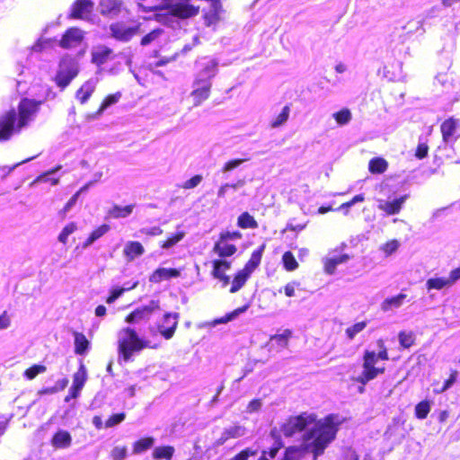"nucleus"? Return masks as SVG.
<instances>
[{"instance_id": "obj_1", "label": "nucleus", "mask_w": 460, "mask_h": 460, "mask_svg": "<svg viewBox=\"0 0 460 460\" xmlns=\"http://www.w3.org/2000/svg\"><path fill=\"white\" fill-rule=\"evenodd\" d=\"M341 421L335 414H328L317 420L314 413L305 411L289 417L281 426V431L285 437L289 438L305 431L308 426L313 425L305 433L303 439L305 449L313 454V460H317L335 439Z\"/></svg>"}, {"instance_id": "obj_2", "label": "nucleus", "mask_w": 460, "mask_h": 460, "mask_svg": "<svg viewBox=\"0 0 460 460\" xmlns=\"http://www.w3.org/2000/svg\"><path fill=\"white\" fill-rule=\"evenodd\" d=\"M376 343L380 349L378 353L369 349H366L363 353V371L359 377V380L362 382L371 381L385 372V367H376V364L378 359L383 361L389 359L388 350L382 339H379Z\"/></svg>"}, {"instance_id": "obj_3", "label": "nucleus", "mask_w": 460, "mask_h": 460, "mask_svg": "<svg viewBox=\"0 0 460 460\" xmlns=\"http://www.w3.org/2000/svg\"><path fill=\"white\" fill-rule=\"evenodd\" d=\"M79 72L80 66L76 58L70 54H65L59 58L52 80L60 91H64L77 77Z\"/></svg>"}, {"instance_id": "obj_4", "label": "nucleus", "mask_w": 460, "mask_h": 460, "mask_svg": "<svg viewBox=\"0 0 460 460\" xmlns=\"http://www.w3.org/2000/svg\"><path fill=\"white\" fill-rule=\"evenodd\" d=\"M123 331L128 337L119 340L118 350L124 361L127 362L131 358L134 352L147 348L148 341L141 340L133 328L127 327Z\"/></svg>"}, {"instance_id": "obj_5", "label": "nucleus", "mask_w": 460, "mask_h": 460, "mask_svg": "<svg viewBox=\"0 0 460 460\" xmlns=\"http://www.w3.org/2000/svg\"><path fill=\"white\" fill-rule=\"evenodd\" d=\"M163 9L166 14L181 20L195 17L199 13V6L191 4L190 0H168L161 7Z\"/></svg>"}, {"instance_id": "obj_6", "label": "nucleus", "mask_w": 460, "mask_h": 460, "mask_svg": "<svg viewBox=\"0 0 460 460\" xmlns=\"http://www.w3.org/2000/svg\"><path fill=\"white\" fill-rule=\"evenodd\" d=\"M23 128L16 118V110L12 108L0 114V142L8 141Z\"/></svg>"}, {"instance_id": "obj_7", "label": "nucleus", "mask_w": 460, "mask_h": 460, "mask_svg": "<svg viewBox=\"0 0 460 460\" xmlns=\"http://www.w3.org/2000/svg\"><path fill=\"white\" fill-rule=\"evenodd\" d=\"M41 105L40 101H36L29 98H22L18 103L16 110V118L22 128L28 126L36 116Z\"/></svg>"}, {"instance_id": "obj_8", "label": "nucleus", "mask_w": 460, "mask_h": 460, "mask_svg": "<svg viewBox=\"0 0 460 460\" xmlns=\"http://www.w3.org/2000/svg\"><path fill=\"white\" fill-rule=\"evenodd\" d=\"M111 36L121 42H128L133 37L141 32V24L135 26H127L124 22H115L110 24Z\"/></svg>"}, {"instance_id": "obj_9", "label": "nucleus", "mask_w": 460, "mask_h": 460, "mask_svg": "<svg viewBox=\"0 0 460 460\" xmlns=\"http://www.w3.org/2000/svg\"><path fill=\"white\" fill-rule=\"evenodd\" d=\"M159 300H151L148 305L137 307L126 317L125 322L128 323H138L150 319L154 312L160 310Z\"/></svg>"}, {"instance_id": "obj_10", "label": "nucleus", "mask_w": 460, "mask_h": 460, "mask_svg": "<svg viewBox=\"0 0 460 460\" xmlns=\"http://www.w3.org/2000/svg\"><path fill=\"white\" fill-rule=\"evenodd\" d=\"M212 82L205 81L201 78H195L193 82V90L190 96L194 106H199L207 101L211 93Z\"/></svg>"}, {"instance_id": "obj_11", "label": "nucleus", "mask_w": 460, "mask_h": 460, "mask_svg": "<svg viewBox=\"0 0 460 460\" xmlns=\"http://www.w3.org/2000/svg\"><path fill=\"white\" fill-rule=\"evenodd\" d=\"M84 40V32L77 27L68 28L61 36L58 45L64 49L75 48Z\"/></svg>"}, {"instance_id": "obj_12", "label": "nucleus", "mask_w": 460, "mask_h": 460, "mask_svg": "<svg viewBox=\"0 0 460 460\" xmlns=\"http://www.w3.org/2000/svg\"><path fill=\"white\" fill-rule=\"evenodd\" d=\"M93 5L92 0H75L71 5L68 18L73 20L86 19L92 13Z\"/></svg>"}, {"instance_id": "obj_13", "label": "nucleus", "mask_w": 460, "mask_h": 460, "mask_svg": "<svg viewBox=\"0 0 460 460\" xmlns=\"http://www.w3.org/2000/svg\"><path fill=\"white\" fill-rule=\"evenodd\" d=\"M178 313H165L163 316V323L157 326L161 335L166 339H171L178 326Z\"/></svg>"}, {"instance_id": "obj_14", "label": "nucleus", "mask_w": 460, "mask_h": 460, "mask_svg": "<svg viewBox=\"0 0 460 460\" xmlns=\"http://www.w3.org/2000/svg\"><path fill=\"white\" fill-rule=\"evenodd\" d=\"M408 198L409 195L405 194L391 201L380 200L378 203V208L388 216L396 215L400 213L402 205Z\"/></svg>"}, {"instance_id": "obj_15", "label": "nucleus", "mask_w": 460, "mask_h": 460, "mask_svg": "<svg viewBox=\"0 0 460 460\" xmlns=\"http://www.w3.org/2000/svg\"><path fill=\"white\" fill-rule=\"evenodd\" d=\"M181 271L175 268H158L149 276V281L152 283H160L164 280L179 278Z\"/></svg>"}, {"instance_id": "obj_16", "label": "nucleus", "mask_w": 460, "mask_h": 460, "mask_svg": "<svg viewBox=\"0 0 460 460\" xmlns=\"http://www.w3.org/2000/svg\"><path fill=\"white\" fill-rule=\"evenodd\" d=\"M245 428L241 425H234L224 429L221 436L216 440L215 445L223 446L227 440L238 438L243 436Z\"/></svg>"}, {"instance_id": "obj_17", "label": "nucleus", "mask_w": 460, "mask_h": 460, "mask_svg": "<svg viewBox=\"0 0 460 460\" xmlns=\"http://www.w3.org/2000/svg\"><path fill=\"white\" fill-rule=\"evenodd\" d=\"M50 443L56 449L67 448L72 444V436L67 430L58 429L53 434Z\"/></svg>"}, {"instance_id": "obj_18", "label": "nucleus", "mask_w": 460, "mask_h": 460, "mask_svg": "<svg viewBox=\"0 0 460 460\" xmlns=\"http://www.w3.org/2000/svg\"><path fill=\"white\" fill-rule=\"evenodd\" d=\"M145 253V248L140 242L128 241L123 249V255L127 261H133L136 258Z\"/></svg>"}, {"instance_id": "obj_19", "label": "nucleus", "mask_w": 460, "mask_h": 460, "mask_svg": "<svg viewBox=\"0 0 460 460\" xmlns=\"http://www.w3.org/2000/svg\"><path fill=\"white\" fill-rule=\"evenodd\" d=\"M112 49L107 46H99L91 54V61L97 66L104 65L109 59L113 58Z\"/></svg>"}, {"instance_id": "obj_20", "label": "nucleus", "mask_w": 460, "mask_h": 460, "mask_svg": "<svg viewBox=\"0 0 460 460\" xmlns=\"http://www.w3.org/2000/svg\"><path fill=\"white\" fill-rule=\"evenodd\" d=\"M217 66L218 63L215 59L206 60L201 64V68L196 78H201L205 81L211 82L217 74Z\"/></svg>"}, {"instance_id": "obj_21", "label": "nucleus", "mask_w": 460, "mask_h": 460, "mask_svg": "<svg viewBox=\"0 0 460 460\" xmlns=\"http://www.w3.org/2000/svg\"><path fill=\"white\" fill-rule=\"evenodd\" d=\"M458 119L450 117L445 119L440 125V132L442 136V140L445 143H447L452 138L453 135L456 133V128L458 127Z\"/></svg>"}, {"instance_id": "obj_22", "label": "nucleus", "mask_w": 460, "mask_h": 460, "mask_svg": "<svg viewBox=\"0 0 460 460\" xmlns=\"http://www.w3.org/2000/svg\"><path fill=\"white\" fill-rule=\"evenodd\" d=\"M251 275L252 273L244 268L239 270L234 275L229 292L233 294L238 292L245 285Z\"/></svg>"}, {"instance_id": "obj_23", "label": "nucleus", "mask_w": 460, "mask_h": 460, "mask_svg": "<svg viewBox=\"0 0 460 460\" xmlns=\"http://www.w3.org/2000/svg\"><path fill=\"white\" fill-rule=\"evenodd\" d=\"M265 248V243L261 244L252 252L250 259L244 264L243 268L252 274L260 266Z\"/></svg>"}, {"instance_id": "obj_24", "label": "nucleus", "mask_w": 460, "mask_h": 460, "mask_svg": "<svg viewBox=\"0 0 460 460\" xmlns=\"http://www.w3.org/2000/svg\"><path fill=\"white\" fill-rule=\"evenodd\" d=\"M270 435L274 439V443L268 450H262L261 452H265L266 456L272 460L276 457L279 451L284 447V442L277 429H271Z\"/></svg>"}, {"instance_id": "obj_25", "label": "nucleus", "mask_w": 460, "mask_h": 460, "mask_svg": "<svg viewBox=\"0 0 460 460\" xmlns=\"http://www.w3.org/2000/svg\"><path fill=\"white\" fill-rule=\"evenodd\" d=\"M74 335V351L76 355H84L89 349L90 341L83 332H73Z\"/></svg>"}, {"instance_id": "obj_26", "label": "nucleus", "mask_w": 460, "mask_h": 460, "mask_svg": "<svg viewBox=\"0 0 460 460\" xmlns=\"http://www.w3.org/2000/svg\"><path fill=\"white\" fill-rule=\"evenodd\" d=\"M95 91V85L91 81L84 83L75 92V98L81 103L84 104Z\"/></svg>"}, {"instance_id": "obj_27", "label": "nucleus", "mask_w": 460, "mask_h": 460, "mask_svg": "<svg viewBox=\"0 0 460 460\" xmlns=\"http://www.w3.org/2000/svg\"><path fill=\"white\" fill-rule=\"evenodd\" d=\"M221 4L219 0H212L211 9L204 13L203 19L207 26H211L219 21Z\"/></svg>"}, {"instance_id": "obj_28", "label": "nucleus", "mask_w": 460, "mask_h": 460, "mask_svg": "<svg viewBox=\"0 0 460 460\" xmlns=\"http://www.w3.org/2000/svg\"><path fill=\"white\" fill-rule=\"evenodd\" d=\"M237 251V247L232 243H226L218 239L215 243L213 252H216L220 258L230 257L234 255Z\"/></svg>"}, {"instance_id": "obj_29", "label": "nucleus", "mask_w": 460, "mask_h": 460, "mask_svg": "<svg viewBox=\"0 0 460 460\" xmlns=\"http://www.w3.org/2000/svg\"><path fill=\"white\" fill-rule=\"evenodd\" d=\"M406 296L405 294L400 293L394 296L387 297L381 303V309L384 312H388L394 308H398L402 305Z\"/></svg>"}, {"instance_id": "obj_30", "label": "nucleus", "mask_w": 460, "mask_h": 460, "mask_svg": "<svg viewBox=\"0 0 460 460\" xmlns=\"http://www.w3.org/2000/svg\"><path fill=\"white\" fill-rule=\"evenodd\" d=\"M155 444L153 437H143L135 441L132 445V452L135 455H139L150 449Z\"/></svg>"}, {"instance_id": "obj_31", "label": "nucleus", "mask_w": 460, "mask_h": 460, "mask_svg": "<svg viewBox=\"0 0 460 460\" xmlns=\"http://www.w3.org/2000/svg\"><path fill=\"white\" fill-rule=\"evenodd\" d=\"M388 168L387 161L383 157H374L368 162V171L372 174L384 173Z\"/></svg>"}, {"instance_id": "obj_32", "label": "nucleus", "mask_w": 460, "mask_h": 460, "mask_svg": "<svg viewBox=\"0 0 460 460\" xmlns=\"http://www.w3.org/2000/svg\"><path fill=\"white\" fill-rule=\"evenodd\" d=\"M174 451L172 446L156 447L152 452V457L155 460H172Z\"/></svg>"}, {"instance_id": "obj_33", "label": "nucleus", "mask_w": 460, "mask_h": 460, "mask_svg": "<svg viewBox=\"0 0 460 460\" xmlns=\"http://www.w3.org/2000/svg\"><path fill=\"white\" fill-rule=\"evenodd\" d=\"M237 226L242 229H255L259 226L256 219L247 211L239 215L237 217Z\"/></svg>"}, {"instance_id": "obj_34", "label": "nucleus", "mask_w": 460, "mask_h": 460, "mask_svg": "<svg viewBox=\"0 0 460 460\" xmlns=\"http://www.w3.org/2000/svg\"><path fill=\"white\" fill-rule=\"evenodd\" d=\"M110 230V226L103 224L93 229L86 240L83 243V247L86 248L90 246L93 242L101 238Z\"/></svg>"}, {"instance_id": "obj_35", "label": "nucleus", "mask_w": 460, "mask_h": 460, "mask_svg": "<svg viewBox=\"0 0 460 460\" xmlns=\"http://www.w3.org/2000/svg\"><path fill=\"white\" fill-rule=\"evenodd\" d=\"M431 401L422 400L419 402L414 408V416L418 420H424L428 417L431 410Z\"/></svg>"}, {"instance_id": "obj_36", "label": "nucleus", "mask_w": 460, "mask_h": 460, "mask_svg": "<svg viewBox=\"0 0 460 460\" xmlns=\"http://www.w3.org/2000/svg\"><path fill=\"white\" fill-rule=\"evenodd\" d=\"M349 260V256L347 254H342L340 256L327 258L324 261V270L328 274H333L337 265L341 264Z\"/></svg>"}, {"instance_id": "obj_37", "label": "nucleus", "mask_w": 460, "mask_h": 460, "mask_svg": "<svg viewBox=\"0 0 460 460\" xmlns=\"http://www.w3.org/2000/svg\"><path fill=\"white\" fill-rule=\"evenodd\" d=\"M291 336L292 332L289 329H286L282 333L271 335L270 341H275L279 349H286L288 346Z\"/></svg>"}, {"instance_id": "obj_38", "label": "nucleus", "mask_w": 460, "mask_h": 460, "mask_svg": "<svg viewBox=\"0 0 460 460\" xmlns=\"http://www.w3.org/2000/svg\"><path fill=\"white\" fill-rule=\"evenodd\" d=\"M212 263L213 269L211 274L215 279H218L231 268V262L226 260H215Z\"/></svg>"}, {"instance_id": "obj_39", "label": "nucleus", "mask_w": 460, "mask_h": 460, "mask_svg": "<svg viewBox=\"0 0 460 460\" xmlns=\"http://www.w3.org/2000/svg\"><path fill=\"white\" fill-rule=\"evenodd\" d=\"M133 208H134V205H127L124 207L114 205L109 210V216L113 218L126 217L132 213Z\"/></svg>"}, {"instance_id": "obj_40", "label": "nucleus", "mask_w": 460, "mask_h": 460, "mask_svg": "<svg viewBox=\"0 0 460 460\" xmlns=\"http://www.w3.org/2000/svg\"><path fill=\"white\" fill-rule=\"evenodd\" d=\"M122 94L120 92H116L114 93L108 94L102 100L97 113L102 114L106 109L110 106L116 104L121 98Z\"/></svg>"}, {"instance_id": "obj_41", "label": "nucleus", "mask_w": 460, "mask_h": 460, "mask_svg": "<svg viewBox=\"0 0 460 460\" xmlns=\"http://www.w3.org/2000/svg\"><path fill=\"white\" fill-rule=\"evenodd\" d=\"M282 263L283 267L287 271H294L296 270L299 264L295 258L294 254L290 252H285L282 255Z\"/></svg>"}, {"instance_id": "obj_42", "label": "nucleus", "mask_w": 460, "mask_h": 460, "mask_svg": "<svg viewBox=\"0 0 460 460\" xmlns=\"http://www.w3.org/2000/svg\"><path fill=\"white\" fill-rule=\"evenodd\" d=\"M426 286L429 290H440L444 288L451 286V283L448 278H432L427 280Z\"/></svg>"}, {"instance_id": "obj_43", "label": "nucleus", "mask_w": 460, "mask_h": 460, "mask_svg": "<svg viewBox=\"0 0 460 460\" xmlns=\"http://www.w3.org/2000/svg\"><path fill=\"white\" fill-rule=\"evenodd\" d=\"M399 344L403 349H409L415 343V336L412 332L402 331L398 333Z\"/></svg>"}, {"instance_id": "obj_44", "label": "nucleus", "mask_w": 460, "mask_h": 460, "mask_svg": "<svg viewBox=\"0 0 460 460\" xmlns=\"http://www.w3.org/2000/svg\"><path fill=\"white\" fill-rule=\"evenodd\" d=\"M47 371V367L44 365L34 364L30 367L26 368L23 372V376L28 380L34 379L38 375L43 374Z\"/></svg>"}, {"instance_id": "obj_45", "label": "nucleus", "mask_w": 460, "mask_h": 460, "mask_svg": "<svg viewBox=\"0 0 460 460\" xmlns=\"http://www.w3.org/2000/svg\"><path fill=\"white\" fill-rule=\"evenodd\" d=\"M333 118L337 124L343 126L351 120V112L348 108H342L339 111L333 113Z\"/></svg>"}, {"instance_id": "obj_46", "label": "nucleus", "mask_w": 460, "mask_h": 460, "mask_svg": "<svg viewBox=\"0 0 460 460\" xmlns=\"http://www.w3.org/2000/svg\"><path fill=\"white\" fill-rule=\"evenodd\" d=\"M184 237L183 232H177L168 236L165 240L160 243L162 249H169L179 243Z\"/></svg>"}, {"instance_id": "obj_47", "label": "nucleus", "mask_w": 460, "mask_h": 460, "mask_svg": "<svg viewBox=\"0 0 460 460\" xmlns=\"http://www.w3.org/2000/svg\"><path fill=\"white\" fill-rule=\"evenodd\" d=\"M367 323L366 321L354 323L345 330L346 336L349 340H353L358 333L362 332L367 327Z\"/></svg>"}, {"instance_id": "obj_48", "label": "nucleus", "mask_w": 460, "mask_h": 460, "mask_svg": "<svg viewBox=\"0 0 460 460\" xmlns=\"http://www.w3.org/2000/svg\"><path fill=\"white\" fill-rule=\"evenodd\" d=\"M87 378L85 368L83 365L80 366L77 372H75L73 376V384L74 386H78L83 389L85 381Z\"/></svg>"}, {"instance_id": "obj_49", "label": "nucleus", "mask_w": 460, "mask_h": 460, "mask_svg": "<svg viewBox=\"0 0 460 460\" xmlns=\"http://www.w3.org/2000/svg\"><path fill=\"white\" fill-rule=\"evenodd\" d=\"M289 112H290V106L286 105L282 109L281 112L277 116V118L271 121V123H270L271 128H279L281 125H283L288 119Z\"/></svg>"}, {"instance_id": "obj_50", "label": "nucleus", "mask_w": 460, "mask_h": 460, "mask_svg": "<svg viewBox=\"0 0 460 460\" xmlns=\"http://www.w3.org/2000/svg\"><path fill=\"white\" fill-rule=\"evenodd\" d=\"M163 33V30L162 29H154L152 30L150 32H148L147 34H146L140 40V45L145 47V46H147L149 44H151L152 42H154L155 40H157Z\"/></svg>"}, {"instance_id": "obj_51", "label": "nucleus", "mask_w": 460, "mask_h": 460, "mask_svg": "<svg viewBox=\"0 0 460 460\" xmlns=\"http://www.w3.org/2000/svg\"><path fill=\"white\" fill-rule=\"evenodd\" d=\"M76 230V225L74 222L68 223L64 226L60 234H58V241L63 244L67 243L68 236Z\"/></svg>"}, {"instance_id": "obj_52", "label": "nucleus", "mask_w": 460, "mask_h": 460, "mask_svg": "<svg viewBox=\"0 0 460 460\" xmlns=\"http://www.w3.org/2000/svg\"><path fill=\"white\" fill-rule=\"evenodd\" d=\"M458 376V371L456 369H451L448 378L444 382L443 386L435 391L436 394L443 393L448 390L456 381Z\"/></svg>"}, {"instance_id": "obj_53", "label": "nucleus", "mask_w": 460, "mask_h": 460, "mask_svg": "<svg viewBox=\"0 0 460 460\" xmlns=\"http://www.w3.org/2000/svg\"><path fill=\"white\" fill-rule=\"evenodd\" d=\"M256 455V449L245 447L228 460H248L251 456H254Z\"/></svg>"}, {"instance_id": "obj_54", "label": "nucleus", "mask_w": 460, "mask_h": 460, "mask_svg": "<svg viewBox=\"0 0 460 460\" xmlns=\"http://www.w3.org/2000/svg\"><path fill=\"white\" fill-rule=\"evenodd\" d=\"M300 286V283L298 281H291L287 283L283 288H280L279 289V293L284 292L286 296L288 297H293L296 296V288Z\"/></svg>"}, {"instance_id": "obj_55", "label": "nucleus", "mask_w": 460, "mask_h": 460, "mask_svg": "<svg viewBox=\"0 0 460 460\" xmlns=\"http://www.w3.org/2000/svg\"><path fill=\"white\" fill-rule=\"evenodd\" d=\"M126 418V414L124 412L115 413L112 414L108 418V420L105 421V428H111L114 427L120 422H122Z\"/></svg>"}, {"instance_id": "obj_56", "label": "nucleus", "mask_w": 460, "mask_h": 460, "mask_svg": "<svg viewBox=\"0 0 460 460\" xmlns=\"http://www.w3.org/2000/svg\"><path fill=\"white\" fill-rule=\"evenodd\" d=\"M364 200H365L364 194H358V195L354 196L349 201L342 203L336 210L346 209L344 214L347 215L349 213V211H348L349 208H350L351 206H353L354 204H356L358 202H363Z\"/></svg>"}, {"instance_id": "obj_57", "label": "nucleus", "mask_w": 460, "mask_h": 460, "mask_svg": "<svg viewBox=\"0 0 460 460\" xmlns=\"http://www.w3.org/2000/svg\"><path fill=\"white\" fill-rule=\"evenodd\" d=\"M128 448L126 446L115 447L111 452L112 460H124L127 457Z\"/></svg>"}, {"instance_id": "obj_58", "label": "nucleus", "mask_w": 460, "mask_h": 460, "mask_svg": "<svg viewBox=\"0 0 460 460\" xmlns=\"http://www.w3.org/2000/svg\"><path fill=\"white\" fill-rule=\"evenodd\" d=\"M243 237V234L239 231H223L219 234L218 239L221 242H226L227 240H239Z\"/></svg>"}, {"instance_id": "obj_59", "label": "nucleus", "mask_w": 460, "mask_h": 460, "mask_svg": "<svg viewBox=\"0 0 460 460\" xmlns=\"http://www.w3.org/2000/svg\"><path fill=\"white\" fill-rule=\"evenodd\" d=\"M202 179L203 178L200 174H196V175L192 176L190 179L184 181L181 185V188L185 189V190L193 189V188L197 187L201 182Z\"/></svg>"}, {"instance_id": "obj_60", "label": "nucleus", "mask_w": 460, "mask_h": 460, "mask_svg": "<svg viewBox=\"0 0 460 460\" xmlns=\"http://www.w3.org/2000/svg\"><path fill=\"white\" fill-rule=\"evenodd\" d=\"M429 147L427 143H419L415 149V157L421 160L428 156Z\"/></svg>"}, {"instance_id": "obj_61", "label": "nucleus", "mask_w": 460, "mask_h": 460, "mask_svg": "<svg viewBox=\"0 0 460 460\" xmlns=\"http://www.w3.org/2000/svg\"><path fill=\"white\" fill-rule=\"evenodd\" d=\"M399 247V243L397 240H390L388 242H386L383 247H382V250L384 251V252L386 254V255H391L392 253H394Z\"/></svg>"}, {"instance_id": "obj_62", "label": "nucleus", "mask_w": 460, "mask_h": 460, "mask_svg": "<svg viewBox=\"0 0 460 460\" xmlns=\"http://www.w3.org/2000/svg\"><path fill=\"white\" fill-rule=\"evenodd\" d=\"M79 198V193L78 192H75L70 199L66 203V205L64 206V208L59 211V214L62 216L63 218H65L66 217V212L75 206V204L76 203L77 199Z\"/></svg>"}, {"instance_id": "obj_63", "label": "nucleus", "mask_w": 460, "mask_h": 460, "mask_svg": "<svg viewBox=\"0 0 460 460\" xmlns=\"http://www.w3.org/2000/svg\"><path fill=\"white\" fill-rule=\"evenodd\" d=\"M248 159H233V160H230L228 162H226L223 168H222V171L223 172H229V171H232L234 169H235L236 167H238L239 165H241L243 162L247 161Z\"/></svg>"}, {"instance_id": "obj_64", "label": "nucleus", "mask_w": 460, "mask_h": 460, "mask_svg": "<svg viewBox=\"0 0 460 460\" xmlns=\"http://www.w3.org/2000/svg\"><path fill=\"white\" fill-rule=\"evenodd\" d=\"M125 288H113L110 295L106 297L107 304H112L116 299H118L124 292Z\"/></svg>"}]
</instances>
